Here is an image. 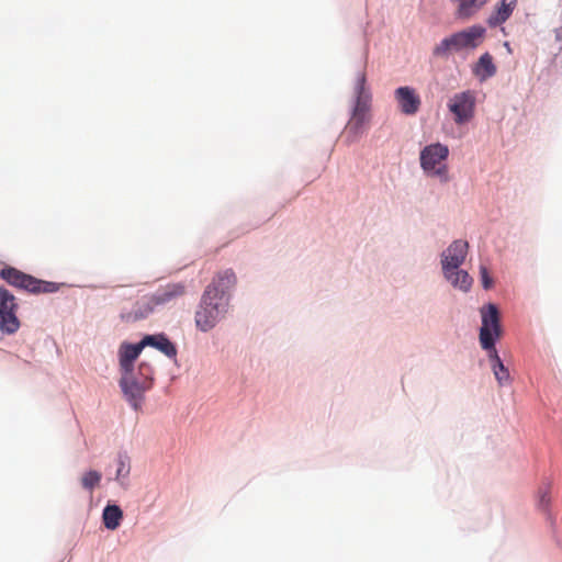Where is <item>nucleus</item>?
<instances>
[{
	"label": "nucleus",
	"instance_id": "nucleus-20",
	"mask_svg": "<svg viewBox=\"0 0 562 562\" xmlns=\"http://www.w3.org/2000/svg\"><path fill=\"white\" fill-rule=\"evenodd\" d=\"M495 72L496 67L493 64V57L488 53L483 54L480 57L477 64L475 65L474 74L482 80H484L486 78L494 76Z\"/></svg>",
	"mask_w": 562,
	"mask_h": 562
},
{
	"label": "nucleus",
	"instance_id": "nucleus-2",
	"mask_svg": "<svg viewBox=\"0 0 562 562\" xmlns=\"http://www.w3.org/2000/svg\"><path fill=\"white\" fill-rule=\"evenodd\" d=\"M367 78L364 72H359L355 83L356 101L352 108L351 116L345 126L342 137L347 145L355 144L367 132L371 120V93L366 86Z\"/></svg>",
	"mask_w": 562,
	"mask_h": 562
},
{
	"label": "nucleus",
	"instance_id": "nucleus-26",
	"mask_svg": "<svg viewBox=\"0 0 562 562\" xmlns=\"http://www.w3.org/2000/svg\"><path fill=\"white\" fill-rule=\"evenodd\" d=\"M135 373H136V379H139V371L137 370V372H135Z\"/></svg>",
	"mask_w": 562,
	"mask_h": 562
},
{
	"label": "nucleus",
	"instance_id": "nucleus-5",
	"mask_svg": "<svg viewBox=\"0 0 562 562\" xmlns=\"http://www.w3.org/2000/svg\"><path fill=\"white\" fill-rule=\"evenodd\" d=\"M485 34V29L480 25H472L465 30L445 37L432 49L436 57H448L452 52L474 49L480 45Z\"/></svg>",
	"mask_w": 562,
	"mask_h": 562
},
{
	"label": "nucleus",
	"instance_id": "nucleus-18",
	"mask_svg": "<svg viewBox=\"0 0 562 562\" xmlns=\"http://www.w3.org/2000/svg\"><path fill=\"white\" fill-rule=\"evenodd\" d=\"M517 5V0H501L493 13L488 16L487 23L495 27L506 22Z\"/></svg>",
	"mask_w": 562,
	"mask_h": 562
},
{
	"label": "nucleus",
	"instance_id": "nucleus-8",
	"mask_svg": "<svg viewBox=\"0 0 562 562\" xmlns=\"http://www.w3.org/2000/svg\"><path fill=\"white\" fill-rule=\"evenodd\" d=\"M448 109L454 116L458 125L464 124L473 119L475 111V94L467 90L456 93L448 102Z\"/></svg>",
	"mask_w": 562,
	"mask_h": 562
},
{
	"label": "nucleus",
	"instance_id": "nucleus-24",
	"mask_svg": "<svg viewBox=\"0 0 562 562\" xmlns=\"http://www.w3.org/2000/svg\"><path fill=\"white\" fill-rule=\"evenodd\" d=\"M480 272L483 288L486 290L491 289L493 285V279L490 277L486 267L481 266Z\"/></svg>",
	"mask_w": 562,
	"mask_h": 562
},
{
	"label": "nucleus",
	"instance_id": "nucleus-7",
	"mask_svg": "<svg viewBox=\"0 0 562 562\" xmlns=\"http://www.w3.org/2000/svg\"><path fill=\"white\" fill-rule=\"evenodd\" d=\"M2 280L30 293H52L57 291V285L54 282L36 279L12 267L2 268Z\"/></svg>",
	"mask_w": 562,
	"mask_h": 562
},
{
	"label": "nucleus",
	"instance_id": "nucleus-6",
	"mask_svg": "<svg viewBox=\"0 0 562 562\" xmlns=\"http://www.w3.org/2000/svg\"><path fill=\"white\" fill-rule=\"evenodd\" d=\"M213 288H206L195 313V324L202 331L212 329L226 313L228 300L212 295Z\"/></svg>",
	"mask_w": 562,
	"mask_h": 562
},
{
	"label": "nucleus",
	"instance_id": "nucleus-9",
	"mask_svg": "<svg viewBox=\"0 0 562 562\" xmlns=\"http://www.w3.org/2000/svg\"><path fill=\"white\" fill-rule=\"evenodd\" d=\"M469 244L465 240H454L441 255V266L445 278H450L452 269H458L465 260Z\"/></svg>",
	"mask_w": 562,
	"mask_h": 562
},
{
	"label": "nucleus",
	"instance_id": "nucleus-22",
	"mask_svg": "<svg viewBox=\"0 0 562 562\" xmlns=\"http://www.w3.org/2000/svg\"><path fill=\"white\" fill-rule=\"evenodd\" d=\"M551 484L544 483L538 491V505L541 509L548 510L551 503Z\"/></svg>",
	"mask_w": 562,
	"mask_h": 562
},
{
	"label": "nucleus",
	"instance_id": "nucleus-3",
	"mask_svg": "<svg viewBox=\"0 0 562 562\" xmlns=\"http://www.w3.org/2000/svg\"><path fill=\"white\" fill-rule=\"evenodd\" d=\"M139 379H136L133 369L127 374L121 375L120 387L131 406L138 411L142 407L144 393L153 385L154 369L148 362H140L138 366Z\"/></svg>",
	"mask_w": 562,
	"mask_h": 562
},
{
	"label": "nucleus",
	"instance_id": "nucleus-15",
	"mask_svg": "<svg viewBox=\"0 0 562 562\" xmlns=\"http://www.w3.org/2000/svg\"><path fill=\"white\" fill-rule=\"evenodd\" d=\"M454 5V15L459 20H469L474 16L488 0H450Z\"/></svg>",
	"mask_w": 562,
	"mask_h": 562
},
{
	"label": "nucleus",
	"instance_id": "nucleus-16",
	"mask_svg": "<svg viewBox=\"0 0 562 562\" xmlns=\"http://www.w3.org/2000/svg\"><path fill=\"white\" fill-rule=\"evenodd\" d=\"M154 308L150 299L135 302L132 310L122 308L120 316L126 323L136 322L147 317Z\"/></svg>",
	"mask_w": 562,
	"mask_h": 562
},
{
	"label": "nucleus",
	"instance_id": "nucleus-19",
	"mask_svg": "<svg viewBox=\"0 0 562 562\" xmlns=\"http://www.w3.org/2000/svg\"><path fill=\"white\" fill-rule=\"evenodd\" d=\"M123 518V512L117 505H108L103 509L102 519L105 528L115 530Z\"/></svg>",
	"mask_w": 562,
	"mask_h": 562
},
{
	"label": "nucleus",
	"instance_id": "nucleus-14",
	"mask_svg": "<svg viewBox=\"0 0 562 562\" xmlns=\"http://www.w3.org/2000/svg\"><path fill=\"white\" fill-rule=\"evenodd\" d=\"M186 293V286L181 283H170L159 289L149 299L154 306L167 304L181 297Z\"/></svg>",
	"mask_w": 562,
	"mask_h": 562
},
{
	"label": "nucleus",
	"instance_id": "nucleus-21",
	"mask_svg": "<svg viewBox=\"0 0 562 562\" xmlns=\"http://www.w3.org/2000/svg\"><path fill=\"white\" fill-rule=\"evenodd\" d=\"M454 288L464 292L472 286L473 280L465 270L452 269L450 278H446Z\"/></svg>",
	"mask_w": 562,
	"mask_h": 562
},
{
	"label": "nucleus",
	"instance_id": "nucleus-11",
	"mask_svg": "<svg viewBox=\"0 0 562 562\" xmlns=\"http://www.w3.org/2000/svg\"><path fill=\"white\" fill-rule=\"evenodd\" d=\"M18 304L12 294L2 289V331L8 334L15 333L20 327V322L15 315Z\"/></svg>",
	"mask_w": 562,
	"mask_h": 562
},
{
	"label": "nucleus",
	"instance_id": "nucleus-10",
	"mask_svg": "<svg viewBox=\"0 0 562 562\" xmlns=\"http://www.w3.org/2000/svg\"><path fill=\"white\" fill-rule=\"evenodd\" d=\"M394 98L397 102L400 111L405 115H415L420 109V97L412 87H398L394 91Z\"/></svg>",
	"mask_w": 562,
	"mask_h": 562
},
{
	"label": "nucleus",
	"instance_id": "nucleus-25",
	"mask_svg": "<svg viewBox=\"0 0 562 562\" xmlns=\"http://www.w3.org/2000/svg\"><path fill=\"white\" fill-rule=\"evenodd\" d=\"M130 472V468L126 467L125 462L123 460H120L119 469L116 471L117 479L121 476H126Z\"/></svg>",
	"mask_w": 562,
	"mask_h": 562
},
{
	"label": "nucleus",
	"instance_id": "nucleus-12",
	"mask_svg": "<svg viewBox=\"0 0 562 562\" xmlns=\"http://www.w3.org/2000/svg\"><path fill=\"white\" fill-rule=\"evenodd\" d=\"M236 284V276L232 269L218 272L206 288H213L214 297L227 300L226 293Z\"/></svg>",
	"mask_w": 562,
	"mask_h": 562
},
{
	"label": "nucleus",
	"instance_id": "nucleus-4",
	"mask_svg": "<svg viewBox=\"0 0 562 562\" xmlns=\"http://www.w3.org/2000/svg\"><path fill=\"white\" fill-rule=\"evenodd\" d=\"M448 157L449 148L447 145L441 143L429 144L420 150V168L427 177L436 178L441 183H447L450 181L449 167L447 165Z\"/></svg>",
	"mask_w": 562,
	"mask_h": 562
},
{
	"label": "nucleus",
	"instance_id": "nucleus-13",
	"mask_svg": "<svg viewBox=\"0 0 562 562\" xmlns=\"http://www.w3.org/2000/svg\"><path fill=\"white\" fill-rule=\"evenodd\" d=\"M144 346L142 340L138 344H122L119 349L121 375L127 374L134 369V361L138 358Z\"/></svg>",
	"mask_w": 562,
	"mask_h": 562
},
{
	"label": "nucleus",
	"instance_id": "nucleus-17",
	"mask_svg": "<svg viewBox=\"0 0 562 562\" xmlns=\"http://www.w3.org/2000/svg\"><path fill=\"white\" fill-rule=\"evenodd\" d=\"M142 346H144V348L146 346L154 347L169 358H173L177 356L176 346L164 334L145 336L142 339Z\"/></svg>",
	"mask_w": 562,
	"mask_h": 562
},
{
	"label": "nucleus",
	"instance_id": "nucleus-1",
	"mask_svg": "<svg viewBox=\"0 0 562 562\" xmlns=\"http://www.w3.org/2000/svg\"><path fill=\"white\" fill-rule=\"evenodd\" d=\"M482 326L480 328V344L484 350L490 351L492 369L494 375L501 385L509 382L508 369L503 364L497 350L495 340L502 336L499 313L494 304H488L481 308Z\"/></svg>",
	"mask_w": 562,
	"mask_h": 562
},
{
	"label": "nucleus",
	"instance_id": "nucleus-23",
	"mask_svg": "<svg viewBox=\"0 0 562 562\" xmlns=\"http://www.w3.org/2000/svg\"><path fill=\"white\" fill-rule=\"evenodd\" d=\"M101 482V473L98 471H89L81 477L82 487L92 491Z\"/></svg>",
	"mask_w": 562,
	"mask_h": 562
}]
</instances>
